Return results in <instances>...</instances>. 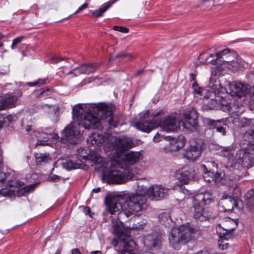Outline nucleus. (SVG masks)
Listing matches in <instances>:
<instances>
[{
  "label": "nucleus",
  "instance_id": "f257e3e1",
  "mask_svg": "<svg viewBox=\"0 0 254 254\" xmlns=\"http://www.w3.org/2000/svg\"><path fill=\"white\" fill-rule=\"evenodd\" d=\"M90 156L95 169L102 173L104 179L109 183L124 184L131 179V174L127 164L138 163L142 155L139 152H130L125 154L123 161L113 160L110 163L102 157L96 155Z\"/></svg>",
  "mask_w": 254,
  "mask_h": 254
},
{
  "label": "nucleus",
  "instance_id": "f03ea898",
  "mask_svg": "<svg viewBox=\"0 0 254 254\" xmlns=\"http://www.w3.org/2000/svg\"><path fill=\"white\" fill-rule=\"evenodd\" d=\"M115 107L101 104L95 106L91 111L88 110L84 113V111L81 105L75 106L72 109V116L74 120L77 122L76 124L81 126L83 127L96 128L100 125V120H105L111 127H116L118 123L114 120L113 112Z\"/></svg>",
  "mask_w": 254,
  "mask_h": 254
},
{
  "label": "nucleus",
  "instance_id": "7ed1b4c3",
  "mask_svg": "<svg viewBox=\"0 0 254 254\" xmlns=\"http://www.w3.org/2000/svg\"><path fill=\"white\" fill-rule=\"evenodd\" d=\"M177 114H172L165 118L163 120L158 119V126L162 127L163 129L167 131L177 130L182 126L184 128L190 129L196 126L198 115L194 109L186 111L183 114L184 119L180 121Z\"/></svg>",
  "mask_w": 254,
  "mask_h": 254
},
{
  "label": "nucleus",
  "instance_id": "20e7f679",
  "mask_svg": "<svg viewBox=\"0 0 254 254\" xmlns=\"http://www.w3.org/2000/svg\"><path fill=\"white\" fill-rule=\"evenodd\" d=\"M193 231L189 223L172 228L169 235L170 246L175 250H179L191 240Z\"/></svg>",
  "mask_w": 254,
  "mask_h": 254
},
{
  "label": "nucleus",
  "instance_id": "39448f33",
  "mask_svg": "<svg viewBox=\"0 0 254 254\" xmlns=\"http://www.w3.org/2000/svg\"><path fill=\"white\" fill-rule=\"evenodd\" d=\"M220 85L216 81L215 83H213L210 81L207 87V89L205 90L201 91V89L197 91L194 89L195 92L197 94H202L204 95V97L208 99H210L211 103V106L209 107L210 109H213L217 108L218 105H221V109L224 111H227V109H225L226 108V105H231L230 103L228 102L225 99H222L219 96L220 92Z\"/></svg>",
  "mask_w": 254,
  "mask_h": 254
},
{
  "label": "nucleus",
  "instance_id": "423d86ee",
  "mask_svg": "<svg viewBox=\"0 0 254 254\" xmlns=\"http://www.w3.org/2000/svg\"><path fill=\"white\" fill-rule=\"evenodd\" d=\"M113 233L122 241L123 249L122 254H134L136 251V244L130 236L124 235L123 223L120 220L119 217L112 220Z\"/></svg>",
  "mask_w": 254,
  "mask_h": 254
},
{
  "label": "nucleus",
  "instance_id": "0eeeda50",
  "mask_svg": "<svg viewBox=\"0 0 254 254\" xmlns=\"http://www.w3.org/2000/svg\"><path fill=\"white\" fill-rule=\"evenodd\" d=\"M212 201L211 194L209 192L200 193L194 195L192 198V205L194 209L193 217L201 221L206 220L210 215L205 211L204 206L209 205Z\"/></svg>",
  "mask_w": 254,
  "mask_h": 254
},
{
  "label": "nucleus",
  "instance_id": "6e6552de",
  "mask_svg": "<svg viewBox=\"0 0 254 254\" xmlns=\"http://www.w3.org/2000/svg\"><path fill=\"white\" fill-rule=\"evenodd\" d=\"M146 197L141 194L131 193L126 196L124 201V214L127 217L140 212L147 207Z\"/></svg>",
  "mask_w": 254,
  "mask_h": 254
},
{
  "label": "nucleus",
  "instance_id": "1a4fd4ad",
  "mask_svg": "<svg viewBox=\"0 0 254 254\" xmlns=\"http://www.w3.org/2000/svg\"><path fill=\"white\" fill-rule=\"evenodd\" d=\"M80 127L82 126L76 124V123L70 124L67 126L64 130L62 137V142L63 143H76L80 133L79 130Z\"/></svg>",
  "mask_w": 254,
  "mask_h": 254
},
{
  "label": "nucleus",
  "instance_id": "9d476101",
  "mask_svg": "<svg viewBox=\"0 0 254 254\" xmlns=\"http://www.w3.org/2000/svg\"><path fill=\"white\" fill-rule=\"evenodd\" d=\"M144 192L152 200L158 201L166 198L169 194V189L161 185H154L145 188Z\"/></svg>",
  "mask_w": 254,
  "mask_h": 254
},
{
  "label": "nucleus",
  "instance_id": "9b49d317",
  "mask_svg": "<svg viewBox=\"0 0 254 254\" xmlns=\"http://www.w3.org/2000/svg\"><path fill=\"white\" fill-rule=\"evenodd\" d=\"M245 124L243 125L244 127H247L244 133L243 138L247 141V150L249 151H254V126L252 120L245 119Z\"/></svg>",
  "mask_w": 254,
  "mask_h": 254
},
{
  "label": "nucleus",
  "instance_id": "f8f14e48",
  "mask_svg": "<svg viewBox=\"0 0 254 254\" xmlns=\"http://www.w3.org/2000/svg\"><path fill=\"white\" fill-rule=\"evenodd\" d=\"M111 137V140L114 142L112 143V147L120 153L127 151L134 145L132 140L129 137L126 136L122 138H116L113 136Z\"/></svg>",
  "mask_w": 254,
  "mask_h": 254
},
{
  "label": "nucleus",
  "instance_id": "ddd939ff",
  "mask_svg": "<svg viewBox=\"0 0 254 254\" xmlns=\"http://www.w3.org/2000/svg\"><path fill=\"white\" fill-rule=\"evenodd\" d=\"M229 88L231 95L239 98L246 96L251 91L250 85L238 81L231 83Z\"/></svg>",
  "mask_w": 254,
  "mask_h": 254
},
{
  "label": "nucleus",
  "instance_id": "4468645a",
  "mask_svg": "<svg viewBox=\"0 0 254 254\" xmlns=\"http://www.w3.org/2000/svg\"><path fill=\"white\" fill-rule=\"evenodd\" d=\"M195 175L194 169L189 166H185L177 170L176 172V178L182 184L188 183L192 179Z\"/></svg>",
  "mask_w": 254,
  "mask_h": 254
},
{
  "label": "nucleus",
  "instance_id": "2eb2a0df",
  "mask_svg": "<svg viewBox=\"0 0 254 254\" xmlns=\"http://www.w3.org/2000/svg\"><path fill=\"white\" fill-rule=\"evenodd\" d=\"M106 205L107 209L109 212L112 215H120L124 214V203L120 201L118 198H114L106 200Z\"/></svg>",
  "mask_w": 254,
  "mask_h": 254
},
{
  "label": "nucleus",
  "instance_id": "dca6fc26",
  "mask_svg": "<svg viewBox=\"0 0 254 254\" xmlns=\"http://www.w3.org/2000/svg\"><path fill=\"white\" fill-rule=\"evenodd\" d=\"M237 226V222L236 221L227 217L225 218V221L221 224L218 225L217 230H218L222 228L225 231L223 233V237L225 239H230L233 237L231 231L234 230Z\"/></svg>",
  "mask_w": 254,
  "mask_h": 254
},
{
  "label": "nucleus",
  "instance_id": "f3484780",
  "mask_svg": "<svg viewBox=\"0 0 254 254\" xmlns=\"http://www.w3.org/2000/svg\"><path fill=\"white\" fill-rule=\"evenodd\" d=\"M162 237L157 232L146 236L144 238V245L148 249H157L161 245Z\"/></svg>",
  "mask_w": 254,
  "mask_h": 254
},
{
  "label": "nucleus",
  "instance_id": "a211bd4d",
  "mask_svg": "<svg viewBox=\"0 0 254 254\" xmlns=\"http://www.w3.org/2000/svg\"><path fill=\"white\" fill-rule=\"evenodd\" d=\"M204 124L212 129H215L216 131L219 132L222 135H225L227 132L228 127L224 120H218L216 121L210 119H205Z\"/></svg>",
  "mask_w": 254,
  "mask_h": 254
},
{
  "label": "nucleus",
  "instance_id": "6ab92c4d",
  "mask_svg": "<svg viewBox=\"0 0 254 254\" xmlns=\"http://www.w3.org/2000/svg\"><path fill=\"white\" fill-rule=\"evenodd\" d=\"M202 153V147L200 144L194 143L191 144L185 151L184 157L190 161L193 162L196 161L201 155Z\"/></svg>",
  "mask_w": 254,
  "mask_h": 254
},
{
  "label": "nucleus",
  "instance_id": "aec40b11",
  "mask_svg": "<svg viewBox=\"0 0 254 254\" xmlns=\"http://www.w3.org/2000/svg\"><path fill=\"white\" fill-rule=\"evenodd\" d=\"M133 126L138 129L145 132H149L153 128L158 127L157 121L152 120L151 121L141 120L134 123Z\"/></svg>",
  "mask_w": 254,
  "mask_h": 254
},
{
  "label": "nucleus",
  "instance_id": "412c9836",
  "mask_svg": "<svg viewBox=\"0 0 254 254\" xmlns=\"http://www.w3.org/2000/svg\"><path fill=\"white\" fill-rule=\"evenodd\" d=\"M219 154L220 156L227 158L229 161L232 162V164H237L239 155L238 151L236 150L233 146L224 147ZM236 165V164L235 166Z\"/></svg>",
  "mask_w": 254,
  "mask_h": 254
},
{
  "label": "nucleus",
  "instance_id": "4be33fe9",
  "mask_svg": "<svg viewBox=\"0 0 254 254\" xmlns=\"http://www.w3.org/2000/svg\"><path fill=\"white\" fill-rule=\"evenodd\" d=\"M98 66V64H83L79 67L74 68L68 74H73L74 76L81 74H89L95 71Z\"/></svg>",
  "mask_w": 254,
  "mask_h": 254
},
{
  "label": "nucleus",
  "instance_id": "5701e85b",
  "mask_svg": "<svg viewBox=\"0 0 254 254\" xmlns=\"http://www.w3.org/2000/svg\"><path fill=\"white\" fill-rule=\"evenodd\" d=\"M105 141V138L103 134L97 132L92 133L87 139V143L89 147H93L94 149L97 146H100Z\"/></svg>",
  "mask_w": 254,
  "mask_h": 254
},
{
  "label": "nucleus",
  "instance_id": "b1692460",
  "mask_svg": "<svg viewBox=\"0 0 254 254\" xmlns=\"http://www.w3.org/2000/svg\"><path fill=\"white\" fill-rule=\"evenodd\" d=\"M220 205L225 211H230L238 206L237 199L228 196L223 197L220 201Z\"/></svg>",
  "mask_w": 254,
  "mask_h": 254
},
{
  "label": "nucleus",
  "instance_id": "393cba45",
  "mask_svg": "<svg viewBox=\"0 0 254 254\" xmlns=\"http://www.w3.org/2000/svg\"><path fill=\"white\" fill-rule=\"evenodd\" d=\"M237 163L245 168H251L254 165V156L251 153H245L241 158L239 155Z\"/></svg>",
  "mask_w": 254,
  "mask_h": 254
},
{
  "label": "nucleus",
  "instance_id": "a878e982",
  "mask_svg": "<svg viewBox=\"0 0 254 254\" xmlns=\"http://www.w3.org/2000/svg\"><path fill=\"white\" fill-rule=\"evenodd\" d=\"M164 139L169 141V149L170 151H177L184 146V142L180 138L177 139L168 136Z\"/></svg>",
  "mask_w": 254,
  "mask_h": 254
},
{
  "label": "nucleus",
  "instance_id": "bb28decb",
  "mask_svg": "<svg viewBox=\"0 0 254 254\" xmlns=\"http://www.w3.org/2000/svg\"><path fill=\"white\" fill-rule=\"evenodd\" d=\"M239 176H238L237 178L232 177L230 178V191L233 196L236 198H237L241 194V190L238 187V181L239 180Z\"/></svg>",
  "mask_w": 254,
  "mask_h": 254
},
{
  "label": "nucleus",
  "instance_id": "cd10ccee",
  "mask_svg": "<svg viewBox=\"0 0 254 254\" xmlns=\"http://www.w3.org/2000/svg\"><path fill=\"white\" fill-rule=\"evenodd\" d=\"M226 108L225 109H227V111L230 114L239 116L241 115L244 111V107L242 105H240L238 103L234 102L232 104L231 103V105H226Z\"/></svg>",
  "mask_w": 254,
  "mask_h": 254
},
{
  "label": "nucleus",
  "instance_id": "c85d7f7f",
  "mask_svg": "<svg viewBox=\"0 0 254 254\" xmlns=\"http://www.w3.org/2000/svg\"><path fill=\"white\" fill-rule=\"evenodd\" d=\"M118 0H110L108 2L103 4L100 8L92 11V14L96 17L102 16L103 14L106 12L113 4Z\"/></svg>",
  "mask_w": 254,
  "mask_h": 254
},
{
  "label": "nucleus",
  "instance_id": "c756f323",
  "mask_svg": "<svg viewBox=\"0 0 254 254\" xmlns=\"http://www.w3.org/2000/svg\"><path fill=\"white\" fill-rule=\"evenodd\" d=\"M62 166L64 168L67 170H71L75 169H86V166L82 163H78L74 162L71 160H64L62 163Z\"/></svg>",
  "mask_w": 254,
  "mask_h": 254
},
{
  "label": "nucleus",
  "instance_id": "7c9ffc66",
  "mask_svg": "<svg viewBox=\"0 0 254 254\" xmlns=\"http://www.w3.org/2000/svg\"><path fill=\"white\" fill-rule=\"evenodd\" d=\"M10 185L14 186L17 188H22L19 190V191L23 192H29L33 190L37 186V184H30L26 186H24V184L21 182L19 180H15Z\"/></svg>",
  "mask_w": 254,
  "mask_h": 254
},
{
  "label": "nucleus",
  "instance_id": "2f4dec72",
  "mask_svg": "<svg viewBox=\"0 0 254 254\" xmlns=\"http://www.w3.org/2000/svg\"><path fill=\"white\" fill-rule=\"evenodd\" d=\"M213 181L218 185L228 184L227 178L222 170L217 171L215 173Z\"/></svg>",
  "mask_w": 254,
  "mask_h": 254
},
{
  "label": "nucleus",
  "instance_id": "473e14b6",
  "mask_svg": "<svg viewBox=\"0 0 254 254\" xmlns=\"http://www.w3.org/2000/svg\"><path fill=\"white\" fill-rule=\"evenodd\" d=\"M35 157L37 165H44L51 160V158L48 153H36Z\"/></svg>",
  "mask_w": 254,
  "mask_h": 254
},
{
  "label": "nucleus",
  "instance_id": "72a5a7b5",
  "mask_svg": "<svg viewBox=\"0 0 254 254\" xmlns=\"http://www.w3.org/2000/svg\"><path fill=\"white\" fill-rule=\"evenodd\" d=\"M2 97L7 108H12L18 103V98L14 94H6Z\"/></svg>",
  "mask_w": 254,
  "mask_h": 254
},
{
  "label": "nucleus",
  "instance_id": "f704fd0d",
  "mask_svg": "<svg viewBox=\"0 0 254 254\" xmlns=\"http://www.w3.org/2000/svg\"><path fill=\"white\" fill-rule=\"evenodd\" d=\"M247 206L250 209L254 208V190L248 191L245 195Z\"/></svg>",
  "mask_w": 254,
  "mask_h": 254
},
{
  "label": "nucleus",
  "instance_id": "c9c22d12",
  "mask_svg": "<svg viewBox=\"0 0 254 254\" xmlns=\"http://www.w3.org/2000/svg\"><path fill=\"white\" fill-rule=\"evenodd\" d=\"M243 66L242 61L239 57H235L227 67L233 71H237Z\"/></svg>",
  "mask_w": 254,
  "mask_h": 254
},
{
  "label": "nucleus",
  "instance_id": "e433bc0d",
  "mask_svg": "<svg viewBox=\"0 0 254 254\" xmlns=\"http://www.w3.org/2000/svg\"><path fill=\"white\" fill-rule=\"evenodd\" d=\"M202 168L204 171L203 174V178L204 180L207 182H211L212 180L213 181L214 177V170L213 171H210L207 170L206 165H203Z\"/></svg>",
  "mask_w": 254,
  "mask_h": 254
},
{
  "label": "nucleus",
  "instance_id": "4c0bfd02",
  "mask_svg": "<svg viewBox=\"0 0 254 254\" xmlns=\"http://www.w3.org/2000/svg\"><path fill=\"white\" fill-rule=\"evenodd\" d=\"M158 218L160 222L164 225L166 226L171 222L170 216L168 212H164L160 214Z\"/></svg>",
  "mask_w": 254,
  "mask_h": 254
},
{
  "label": "nucleus",
  "instance_id": "58836bf2",
  "mask_svg": "<svg viewBox=\"0 0 254 254\" xmlns=\"http://www.w3.org/2000/svg\"><path fill=\"white\" fill-rule=\"evenodd\" d=\"M77 158L81 161L82 160H87L89 159V155L87 150L83 148H80L77 150Z\"/></svg>",
  "mask_w": 254,
  "mask_h": 254
},
{
  "label": "nucleus",
  "instance_id": "ea45409f",
  "mask_svg": "<svg viewBox=\"0 0 254 254\" xmlns=\"http://www.w3.org/2000/svg\"><path fill=\"white\" fill-rule=\"evenodd\" d=\"M235 53L231 52L229 55H228V56H226V57H224L220 61L223 62L225 66L227 67L228 64H230L234 60L235 58Z\"/></svg>",
  "mask_w": 254,
  "mask_h": 254
},
{
  "label": "nucleus",
  "instance_id": "a19ab883",
  "mask_svg": "<svg viewBox=\"0 0 254 254\" xmlns=\"http://www.w3.org/2000/svg\"><path fill=\"white\" fill-rule=\"evenodd\" d=\"M231 51L229 49H226L223 50L218 51L216 53V60H221L224 57L228 56L230 53H231Z\"/></svg>",
  "mask_w": 254,
  "mask_h": 254
},
{
  "label": "nucleus",
  "instance_id": "79ce46f5",
  "mask_svg": "<svg viewBox=\"0 0 254 254\" xmlns=\"http://www.w3.org/2000/svg\"><path fill=\"white\" fill-rule=\"evenodd\" d=\"M37 134H36V136L38 137H40L41 138H43V140H48V141L49 140L52 138L54 137V135L52 133H46L44 132H36Z\"/></svg>",
  "mask_w": 254,
  "mask_h": 254
},
{
  "label": "nucleus",
  "instance_id": "37998d69",
  "mask_svg": "<svg viewBox=\"0 0 254 254\" xmlns=\"http://www.w3.org/2000/svg\"><path fill=\"white\" fill-rule=\"evenodd\" d=\"M220 239L219 240V247L222 250H225L227 248L228 243H225V241H228L229 239H225L223 237V235H220L219 237Z\"/></svg>",
  "mask_w": 254,
  "mask_h": 254
},
{
  "label": "nucleus",
  "instance_id": "c03bdc74",
  "mask_svg": "<svg viewBox=\"0 0 254 254\" xmlns=\"http://www.w3.org/2000/svg\"><path fill=\"white\" fill-rule=\"evenodd\" d=\"M46 80L45 79H39L34 82H28V84L29 86H37L39 87L46 83Z\"/></svg>",
  "mask_w": 254,
  "mask_h": 254
},
{
  "label": "nucleus",
  "instance_id": "a18cd8bd",
  "mask_svg": "<svg viewBox=\"0 0 254 254\" xmlns=\"http://www.w3.org/2000/svg\"><path fill=\"white\" fill-rule=\"evenodd\" d=\"M3 168L2 164V157L1 155H0V184L2 183V182L6 179V175L5 173L1 171V169Z\"/></svg>",
  "mask_w": 254,
  "mask_h": 254
},
{
  "label": "nucleus",
  "instance_id": "49530a36",
  "mask_svg": "<svg viewBox=\"0 0 254 254\" xmlns=\"http://www.w3.org/2000/svg\"><path fill=\"white\" fill-rule=\"evenodd\" d=\"M131 58L132 56L131 54H127L125 52H122L118 55H117L114 58H113V60H116L118 58Z\"/></svg>",
  "mask_w": 254,
  "mask_h": 254
},
{
  "label": "nucleus",
  "instance_id": "de8ad7c7",
  "mask_svg": "<svg viewBox=\"0 0 254 254\" xmlns=\"http://www.w3.org/2000/svg\"><path fill=\"white\" fill-rule=\"evenodd\" d=\"M113 29L115 31H120L124 33H127L128 32V29L127 28L120 26H114Z\"/></svg>",
  "mask_w": 254,
  "mask_h": 254
},
{
  "label": "nucleus",
  "instance_id": "09e8293b",
  "mask_svg": "<svg viewBox=\"0 0 254 254\" xmlns=\"http://www.w3.org/2000/svg\"><path fill=\"white\" fill-rule=\"evenodd\" d=\"M23 39H24L23 36L18 37L14 39L12 41V44L11 46V49H13L18 44L20 43L22 41V40Z\"/></svg>",
  "mask_w": 254,
  "mask_h": 254
},
{
  "label": "nucleus",
  "instance_id": "8fccbe9b",
  "mask_svg": "<svg viewBox=\"0 0 254 254\" xmlns=\"http://www.w3.org/2000/svg\"><path fill=\"white\" fill-rule=\"evenodd\" d=\"M214 57L215 56L213 54H210L209 57L205 59H204V60L202 61L201 62L203 64H207L208 63H212L213 62H214Z\"/></svg>",
  "mask_w": 254,
  "mask_h": 254
},
{
  "label": "nucleus",
  "instance_id": "3c124183",
  "mask_svg": "<svg viewBox=\"0 0 254 254\" xmlns=\"http://www.w3.org/2000/svg\"><path fill=\"white\" fill-rule=\"evenodd\" d=\"M12 191L7 189L4 188L0 190V194L4 196H9L12 194Z\"/></svg>",
  "mask_w": 254,
  "mask_h": 254
},
{
  "label": "nucleus",
  "instance_id": "603ef678",
  "mask_svg": "<svg viewBox=\"0 0 254 254\" xmlns=\"http://www.w3.org/2000/svg\"><path fill=\"white\" fill-rule=\"evenodd\" d=\"M64 59H65V58H61L60 57L55 56L51 58V61L52 63L56 64L60 61L64 60Z\"/></svg>",
  "mask_w": 254,
  "mask_h": 254
},
{
  "label": "nucleus",
  "instance_id": "864d4df0",
  "mask_svg": "<svg viewBox=\"0 0 254 254\" xmlns=\"http://www.w3.org/2000/svg\"><path fill=\"white\" fill-rule=\"evenodd\" d=\"M165 137H163L162 136H161L160 134L157 133L154 136L153 141L155 142H158L160 141H161L162 139H164Z\"/></svg>",
  "mask_w": 254,
  "mask_h": 254
},
{
  "label": "nucleus",
  "instance_id": "5fc2aeb1",
  "mask_svg": "<svg viewBox=\"0 0 254 254\" xmlns=\"http://www.w3.org/2000/svg\"><path fill=\"white\" fill-rule=\"evenodd\" d=\"M6 108H7L3 101V97H0V110H4Z\"/></svg>",
  "mask_w": 254,
  "mask_h": 254
},
{
  "label": "nucleus",
  "instance_id": "6e6d98bb",
  "mask_svg": "<svg viewBox=\"0 0 254 254\" xmlns=\"http://www.w3.org/2000/svg\"><path fill=\"white\" fill-rule=\"evenodd\" d=\"M87 7L88 4L84 3L77 9V10L74 12V14L79 13V12L81 11L83 9L86 8Z\"/></svg>",
  "mask_w": 254,
  "mask_h": 254
},
{
  "label": "nucleus",
  "instance_id": "4d7b16f0",
  "mask_svg": "<svg viewBox=\"0 0 254 254\" xmlns=\"http://www.w3.org/2000/svg\"><path fill=\"white\" fill-rule=\"evenodd\" d=\"M211 166H212L213 168H215L217 169L218 165L214 161L208 162L207 163L206 167L210 168Z\"/></svg>",
  "mask_w": 254,
  "mask_h": 254
},
{
  "label": "nucleus",
  "instance_id": "13d9d810",
  "mask_svg": "<svg viewBox=\"0 0 254 254\" xmlns=\"http://www.w3.org/2000/svg\"><path fill=\"white\" fill-rule=\"evenodd\" d=\"M48 144V140H38L36 145H46Z\"/></svg>",
  "mask_w": 254,
  "mask_h": 254
},
{
  "label": "nucleus",
  "instance_id": "bf43d9fd",
  "mask_svg": "<svg viewBox=\"0 0 254 254\" xmlns=\"http://www.w3.org/2000/svg\"><path fill=\"white\" fill-rule=\"evenodd\" d=\"M49 91H50V89L48 88H47V89L41 88L38 91V95H43L46 92V91L48 92Z\"/></svg>",
  "mask_w": 254,
  "mask_h": 254
},
{
  "label": "nucleus",
  "instance_id": "052dcab7",
  "mask_svg": "<svg viewBox=\"0 0 254 254\" xmlns=\"http://www.w3.org/2000/svg\"><path fill=\"white\" fill-rule=\"evenodd\" d=\"M49 179L50 181H58L60 180V177L56 175H52L50 176Z\"/></svg>",
  "mask_w": 254,
  "mask_h": 254
},
{
  "label": "nucleus",
  "instance_id": "680f3d73",
  "mask_svg": "<svg viewBox=\"0 0 254 254\" xmlns=\"http://www.w3.org/2000/svg\"><path fill=\"white\" fill-rule=\"evenodd\" d=\"M149 115V112L148 111H146L144 113H142L140 114V117L141 118H146L148 117Z\"/></svg>",
  "mask_w": 254,
  "mask_h": 254
},
{
  "label": "nucleus",
  "instance_id": "e2e57ef3",
  "mask_svg": "<svg viewBox=\"0 0 254 254\" xmlns=\"http://www.w3.org/2000/svg\"><path fill=\"white\" fill-rule=\"evenodd\" d=\"M84 212L85 214H86V215L89 214V213H90V210L89 208L88 207H84Z\"/></svg>",
  "mask_w": 254,
  "mask_h": 254
},
{
  "label": "nucleus",
  "instance_id": "0e129e2a",
  "mask_svg": "<svg viewBox=\"0 0 254 254\" xmlns=\"http://www.w3.org/2000/svg\"><path fill=\"white\" fill-rule=\"evenodd\" d=\"M72 254H81V253L78 249H75L72 250Z\"/></svg>",
  "mask_w": 254,
  "mask_h": 254
},
{
  "label": "nucleus",
  "instance_id": "69168bd1",
  "mask_svg": "<svg viewBox=\"0 0 254 254\" xmlns=\"http://www.w3.org/2000/svg\"><path fill=\"white\" fill-rule=\"evenodd\" d=\"M100 191H101V188H96V189H94L92 190V193H93V192L98 193V192H99Z\"/></svg>",
  "mask_w": 254,
  "mask_h": 254
},
{
  "label": "nucleus",
  "instance_id": "338daca9",
  "mask_svg": "<svg viewBox=\"0 0 254 254\" xmlns=\"http://www.w3.org/2000/svg\"><path fill=\"white\" fill-rule=\"evenodd\" d=\"M90 82H91L90 78H88V79H86L84 80L82 82H81V84H82V85H83L85 84H86V83H90Z\"/></svg>",
  "mask_w": 254,
  "mask_h": 254
},
{
  "label": "nucleus",
  "instance_id": "774afa93",
  "mask_svg": "<svg viewBox=\"0 0 254 254\" xmlns=\"http://www.w3.org/2000/svg\"><path fill=\"white\" fill-rule=\"evenodd\" d=\"M112 245H114V246H117L118 245V241L116 239H114L111 242Z\"/></svg>",
  "mask_w": 254,
  "mask_h": 254
}]
</instances>
